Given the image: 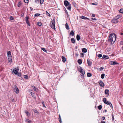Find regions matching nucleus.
<instances>
[{
  "mask_svg": "<svg viewBox=\"0 0 123 123\" xmlns=\"http://www.w3.org/2000/svg\"><path fill=\"white\" fill-rule=\"evenodd\" d=\"M116 36L115 34H111L109 37L108 41L111 44H113L116 40Z\"/></svg>",
  "mask_w": 123,
  "mask_h": 123,
  "instance_id": "obj_1",
  "label": "nucleus"
},
{
  "mask_svg": "<svg viewBox=\"0 0 123 123\" xmlns=\"http://www.w3.org/2000/svg\"><path fill=\"white\" fill-rule=\"evenodd\" d=\"M64 4L65 6L66 7L68 6L67 8L68 10H71V5L67 0H65L64 1Z\"/></svg>",
  "mask_w": 123,
  "mask_h": 123,
  "instance_id": "obj_2",
  "label": "nucleus"
},
{
  "mask_svg": "<svg viewBox=\"0 0 123 123\" xmlns=\"http://www.w3.org/2000/svg\"><path fill=\"white\" fill-rule=\"evenodd\" d=\"M55 20L54 18L53 20H52L50 24V27L53 29L55 30Z\"/></svg>",
  "mask_w": 123,
  "mask_h": 123,
  "instance_id": "obj_3",
  "label": "nucleus"
},
{
  "mask_svg": "<svg viewBox=\"0 0 123 123\" xmlns=\"http://www.w3.org/2000/svg\"><path fill=\"white\" fill-rule=\"evenodd\" d=\"M79 71L83 75H84L85 74V71H84L83 69H82V68L81 67H80V68L78 69Z\"/></svg>",
  "mask_w": 123,
  "mask_h": 123,
  "instance_id": "obj_4",
  "label": "nucleus"
},
{
  "mask_svg": "<svg viewBox=\"0 0 123 123\" xmlns=\"http://www.w3.org/2000/svg\"><path fill=\"white\" fill-rule=\"evenodd\" d=\"M13 88L14 90V92L16 93H19V89L16 85H15L13 87Z\"/></svg>",
  "mask_w": 123,
  "mask_h": 123,
  "instance_id": "obj_5",
  "label": "nucleus"
},
{
  "mask_svg": "<svg viewBox=\"0 0 123 123\" xmlns=\"http://www.w3.org/2000/svg\"><path fill=\"white\" fill-rule=\"evenodd\" d=\"M19 69H17L16 68H15L12 71V73H13L15 74L16 75L17 74Z\"/></svg>",
  "mask_w": 123,
  "mask_h": 123,
  "instance_id": "obj_6",
  "label": "nucleus"
},
{
  "mask_svg": "<svg viewBox=\"0 0 123 123\" xmlns=\"http://www.w3.org/2000/svg\"><path fill=\"white\" fill-rule=\"evenodd\" d=\"M29 18L28 16H27L25 17V21L26 23H27L29 26H30V23L28 19Z\"/></svg>",
  "mask_w": 123,
  "mask_h": 123,
  "instance_id": "obj_7",
  "label": "nucleus"
},
{
  "mask_svg": "<svg viewBox=\"0 0 123 123\" xmlns=\"http://www.w3.org/2000/svg\"><path fill=\"white\" fill-rule=\"evenodd\" d=\"M109 63L111 65H117L118 64L116 61H111Z\"/></svg>",
  "mask_w": 123,
  "mask_h": 123,
  "instance_id": "obj_8",
  "label": "nucleus"
},
{
  "mask_svg": "<svg viewBox=\"0 0 123 123\" xmlns=\"http://www.w3.org/2000/svg\"><path fill=\"white\" fill-rule=\"evenodd\" d=\"M118 21L117 19L115 18H113L111 21L112 23L116 24L117 23Z\"/></svg>",
  "mask_w": 123,
  "mask_h": 123,
  "instance_id": "obj_9",
  "label": "nucleus"
},
{
  "mask_svg": "<svg viewBox=\"0 0 123 123\" xmlns=\"http://www.w3.org/2000/svg\"><path fill=\"white\" fill-rule=\"evenodd\" d=\"M103 101L104 102L105 104L107 105H110L111 102L108 101H106V99L105 98H104L103 99Z\"/></svg>",
  "mask_w": 123,
  "mask_h": 123,
  "instance_id": "obj_10",
  "label": "nucleus"
},
{
  "mask_svg": "<svg viewBox=\"0 0 123 123\" xmlns=\"http://www.w3.org/2000/svg\"><path fill=\"white\" fill-rule=\"evenodd\" d=\"M8 60L9 62H12V56H8Z\"/></svg>",
  "mask_w": 123,
  "mask_h": 123,
  "instance_id": "obj_11",
  "label": "nucleus"
},
{
  "mask_svg": "<svg viewBox=\"0 0 123 123\" xmlns=\"http://www.w3.org/2000/svg\"><path fill=\"white\" fill-rule=\"evenodd\" d=\"M87 62L88 65L90 66H91L92 64L91 61L90 60H89L88 59L87 60Z\"/></svg>",
  "mask_w": 123,
  "mask_h": 123,
  "instance_id": "obj_12",
  "label": "nucleus"
},
{
  "mask_svg": "<svg viewBox=\"0 0 123 123\" xmlns=\"http://www.w3.org/2000/svg\"><path fill=\"white\" fill-rule=\"evenodd\" d=\"M109 57L105 55H103V56L102 58L104 59H107L109 58Z\"/></svg>",
  "mask_w": 123,
  "mask_h": 123,
  "instance_id": "obj_13",
  "label": "nucleus"
},
{
  "mask_svg": "<svg viewBox=\"0 0 123 123\" xmlns=\"http://www.w3.org/2000/svg\"><path fill=\"white\" fill-rule=\"evenodd\" d=\"M80 18L84 19H88V20H89V18L83 16H81Z\"/></svg>",
  "mask_w": 123,
  "mask_h": 123,
  "instance_id": "obj_14",
  "label": "nucleus"
},
{
  "mask_svg": "<svg viewBox=\"0 0 123 123\" xmlns=\"http://www.w3.org/2000/svg\"><path fill=\"white\" fill-rule=\"evenodd\" d=\"M105 93L106 94L107 96L109 94V90H108L106 89L105 90Z\"/></svg>",
  "mask_w": 123,
  "mask_h": 123,
  "instance_id": "obj_15",
  "label": "nucleus"
},
{
  "mask_svg": "<svg viewBox=\"0 0 123 123\" xmlns=\"http://www.w3.org/2000/svg\"><path fill=\"white\" fill-rule=\"evenodd\" d=\"M122 16V15H118L116 16L115 17V18L117 19L119 18H121Z\"/></svg>",
  "mask_w": 123,
  "mask_h": 123,
  "instance_id": "obj_16",
  "label": "nucleus"
},
{
  "mask_svg": "<svg viewBox=\"0 0 123 123\" xmlns=\"http://www.w3.org/2000/svg\"><path fill=\"white\" fill-rule=\"evenodd\" d=\"M25 113H26L28 117H29V116H30L31 115V114L26 110H25Z\"/></svg>",
  "mask_w": 123,
  "mask_h": 123,
  "instance_id": "obj_17",
  "label": "nucleus"
},
{
  "mask_svg": "<svg viewBox=\"0 0 123 123\" xmlns=\"http://www.w3.org/2000/svg\"><path fill=\"white\" fill-rule=\"evenodd\" d=\"M62 61L63 62H65L66 61V58L63 56H62Z\"/></svg>",
  "mask_w": 123,
  "mask_h": 123,
  "instance_id": "obj_18",
  "label": "nucleus"
},
{
  "mask_svg": "<svg viewBox=\"0 0 123 123\" xmlns=\"http://www.w3.org/2000/svg\"><path fill=\"white\" fill-rule=\"evenodd\" d=\"M25 122H27L28 123H31V120L26 118L25 119Z\"/></svg>",
  "mask_w": 123,
  "mask_h": 123,
  "instance_id": "obj_19",
  "label": "nucleus"
},
{
  "mask_svg": "<svg viewBox=\"0 0 123 123\" xmlns=\"http://www.w3.org/2000/svg\"><path fill=\"white\" fill-rule=\"evenodd\" d=\"M80 36L78 34H77L76 36V39L78 41H79L80 39Z\"/></svg>",
  "mask_w": 123,
  "mask_h": 123,
  "instance_id": "obj_20",
  "label": "nucleus"
},
{
  "mask_svg": "<svg viewBox=\"0 0 123 123\" xmlns=\"http://www.w3.org/2000/svg\"><path fill=\"white\" fill-rule=\"evenodd\" d=\"M82 51L84 53H86L87 52V50L85 48H83L82 49Z\"/></svg>",
  "mask_w": 123,
  "mask_h": 123,
  "instance_id": "obj_21",
  "label": "nucleus"
},
{
  "mask_svg": "<svg viewBox=\"0 0 123 123\" xmlns=\"http://www.w3.org/2000/svg\"><path fill=\"white\" fill-rule=\"evenodd\" d=\"M78 62L79 64H81L82 62V60L81 59H79L78 60Z\"/></svg>",
  "mask_w": 123,
  "mask_h": 123,
  "instance_id": "obj_22",
  "label": "nucleus"
},
{
  "mask_svg": "<svg viewBox=\"0 0 123 123\" xmlns=\"http://www.w3.org/2000/svg\"><path fill=\"white\" fill-rule=\"evenodd\" d=\"M65 26L66 28L68 30H69V26L68 25L67 23H66V24L65 25Z\"/></svg>",
  "mask_w": 123,
  "mask_h": 123,
  "instance_id": "obj_23",
  "label": "nucleus"
},
{
  "mask_svg": "<svg viewBox=\"0 0 123 123\" xmlns=\"http://www.w3.org/2000/svg\"><path fill=\"white\" fill-rule=\"evenodd\" d=\"M104 83L102 81H100V86L104 87Z\"/></svg>",
  "mask_w": 123,
  "mask_h": 123,
  "instance_id": "obj_24",
  "label": "nucleus"
},
{
  "mask_svg": "<svg viewBox=\"0 0 123 123\" xmlns=\"http://www.w3.org/2000/svg\"><path fill=\"white\" fill-rule=\"evenodd\" d=\"M71 41L73 43H74L75 42V40L74 38H72L71 39Z\"/></svg>",
  "mask_w": 123,
  "mask_h": 123,
  "instance_id": "obj_25",
  "label": "nucleus"
},
{
  "mask_svg": "<svg viewBox=\"0 0 123 123\" xmlns=\"http://www.w3.org/2000/svg\"><path fill=\"white\" fill-rule=\"evenodd\" d=\"M7 56H12L11 52L10 51H7Z\"/></svg>",
  "mask_w": 123,
  "mask_h": 123,
  "instance_id": "obj_26",
  "label": "nucleus"
},
{
  "mask_svg": "<svg viewBox=\"0 0 123 123\" xmlns=\"http://www.w3.org/2000/svg\"><path fill=\"white\" fill-rule=\"evenodd\" d=\"M33 89L37 92L38 91V89L35 86H34V87L33 88Z\"/></svg>",
  "mask_w": 123,
  "mask_h": 123,
  "instance_id": "obj_27",
  "label": "nucleus"
},
{
  "mask_svg": "<svg viewBox=\"0 0 123 123\" xmlns=\"http://www.w3.org/2000/svg\"><path fill=\"white\" fill-rule=\"evenodd\" d=\"M92 76V74L89 73H88L87 74V76L89 77H90Z\"/></svg>",
  "mask_w": 123,
  "mask_h": 123,
  "instance_id": "obj_28",
  "label": "nucleus"
},
{
  "mask_svg": "<svg viewBox=\"0 0 123 123\" xmlns=\"http://www.w3.org/2000/svg\"><path fill=\"white\" fill-rule=\"evenodd\" d=\"M70 35H72V36H74V32L73 31H71L69 34Z\"/></svg>",
  "mask_w": 123,
  "mask_h": 123,
  "instance_id": "obj_29",
  "label": "nucleus"
},
{
  "mask_svg": "<svg viewBox=\"0 0 123 123\" xmlns=\"http://www.w3.org/2000/svg\"><path fill=\"white\" fill-rule=\"evenodd\" d=\"M59 117L58 119H59V122H60V123H62V120H61V116H60V115H59Z\"/></svg>",
  "mask_w": 123,
  "mask_h": 123,
  "instance_id": "obj_30",
  "label": "nucleus"
},
{
  "mask_svg": "<svg viewBox=\"0 0 123 123\" xmlns=\"http://www.w3.org/2000/svg\"><path fill=\"white\" fill-rule=\"evenodd\" d=\"M37 24L39 26H41L42 25V23L40 22H38L37 23Z\"/></svg>",
  "mask_w": 123,
  "mask_h": 123,
  "instance_id": "obj_31",
  "label": "nucleus"
},
{
  "mask_svg": "<svg viewBox=\"0 0 123 123\" xmlns=\"http://www.w3.org/2000/svg\"><path fill=\"white\" fill-rule=\"evenodd\" d=\"M34 112L37 113V114H39V112L37 111L36 110L34 109L33 110Z\"/></svg>",
  "mask_w": 123,
  "mask_h": 123,
  "instance_id": "obj_32",
  "label": "nucleus"
},
{
  "mask_svg": "<svg viewBox=\"0 0 123 123\" xmlns=\"http://www.w3.org/2000/svg\"><path fill=\"white\" fill-rule=\"evenodd\" d=\"M105 74H102L101 75V78L102 79H103L104 78Z\"/></svg>",
  "mask_w": 123,
  "mask_h": 123,
  "instance_id": "obj_33",
  "label": "nucleus"
},
{
  "mask_svg": "<svg viewBox=\"0 0 123 123\" xmlns=\"http://www.w3.org/2000/svg\"><path fill=\"white\" fill-rule=\"evenodd\" d=\"M46 14L48 16L50 17L51 15L47 11H46L45 12Z\"/></svg>",
  "mask_w": 123,
  "mask_h": 123,
  "instance_id": "obj_34",
  "label": "nucleus"
},
{
  "mask_svg": "<svg viewBox=\"0 0 123 123\" xmlns=\"http://www.w3.org/2000/svg\"><path fill=\"white\" fill-rule=\"evenodd\" d=\"M21 2H19L18 4V7H20V6H21Z\"/></svg>",
  "mask_w": 123,
  "mask_h": 123,
  "instance_id": "obj_35",
  "label": "nucleus"
},
{
  "mask_svg": "<svg viewBox=\"0 0 123 123\" xmlns=\"http://www.w3.org/2000/svg\"><path fill=\"white\" fill-rule=\"evenodd\" d=\"M17 75L19 77H20L21 76V74L20 72L18 73H18Z\"/></svg>",
  "mask_w": 123,
  "mask_h": 123,
  "instance_id": "obj_36",
  "label": "nucleus"
},
{
  "mask_svg": "<svg viewBox=\"0 0 123 123\" xmlns=\"http://www.w3.org/2000/svg\"><path fill=\"white\" fill-rule=\"evenodd\" d=\"M119 12L120 13H123V9H120L119 11Z\"/></svg>",
  "mask_w": 123,
  "mask_h": 123,
  "instance_id": "obj_37",
  "label": "nucleus"
},
{
  "mask_svg": "<svg viewBox=\"0 0 123 123\" xmlns=\"http://www.w3.org/2000/svg\"><path fill=\"white\" fill-rule=\"evenodd\" d=\"M40 14L39 13H36L35 14L34 16L35 17H38L40 16Z\"/></svg>",
  "mask_w": 123,
  "mask_h": 123,
  "instance_id": "obj_38",
  "label": "nucleus"
},
{
  "mask_svg": "<svg viewBox=\"0 0 123 123\" xmlns=\"http://www.w3.org/2000/svg\"><path fill=\"white\" fill-rule=\"evenodd\" d=\"M41 49L42 50H43L44 52H47V50H46V49L45 48H41Z\"/></svg>",
  "mask_w": 123,
  "mask_h": 123,
  "instance_id": "obj_39",
  "label": "nucleus"
},
{
  "mask_svg": "<svg viewBox=\"0 0 123 123\" xmlns=\"http://www.w3.org/2000/svg\"><path fill=\"white\" fill-rule=\"evenodd\" d=\"M24 77L25 79H28V76L27 75H24Z\"/></svg>",
  "mask_w": 123,
  "mask_h": 123,
  "instance_id": "obj_40",
  "label": "nucleus"
},
{
  "mask_svg": "<svg viewBox=\"0 0 123 123\" xmlns=\"http://www.w3.org/2000/svg\"><path fill=\"white\" fill-rule=\"evenodd\" d=\"M73 5L74 6L75 8H76L77 7V4L76 3H75L74 2L73 3Z\"/></svg>",
  "mask_w": 123,
  "mask_h": 123,
  "instance_id": "obj_41",
  "label": "nucleus"
},
{
  "mask_svg": "<svg viewBox=\"0 0 123 123\" xmlns=\"http://www.w3.org/2000/svg\"><path fill=\"white\" fill-rule=\"evenodd\" d=\"M44 2V0H40V3L41 5Z\"/></svg>",
  "mask_w": 123,
  "mask_h": 123,
  "instance_id": "obj_42",
  "label": "nucleus"
},
{
  "mask_svg": "<svg viewBox=\"0 0 123 123\" xmlns=\"http://www.w3.org/2000/svg\"><path fill=\"white\" fill-rule=\"evenodd\" d=\"M64 11H65V12L66 13V15H67V16L68 17V12L67 11V10L66 9H65Z\"/></svg>",
  "mask_w": 123,
  "mask_h": 123,
  "instance_id": "obj_43",
  "label": "nucleus"
},
{
  "mask_svg": "<svg viewBox=\"0 0 123 123\" xmlns=\"http://www.w3.org/2000/svg\"><path fill=\"white\" fill-rule=\"evenodd\" d=\"M10 19L11 20H13L14 19V18L13 17L11 16L10 17Z\"/></svg>",
  "mask_w": 123,
  "mask_h": 123,
  "instance_id": "obj_44",
  "label": "nucleus"
},
{
  "mask_svg": "<svg viewBox=\"0 0 123 123\" xmlns=\"http://www.w3.org/2000/svg\"><path fill=\"white\" fill-rule=\"evenodd\" d=\"M24 1L25 3H28L29 2L28 0H24Z\"/></svg>",
  "mask_w": 123,
  "mask_h": 123,
  "instance_id": "obj_45",
  "label": "nucleus"
},
{
  "mask_svg": "<svg viewBox=\"0 0 123 123\" xmlns=\"http://www.w3.org/2000/svg\"><path fill=\"white\" fill-rule=\"evenodd\" d=\"M42 104L43 105V106L44 107H45L46 106L44 105V102H42Z\"/></svg>",
  "mask_w": 123,
  "mask_h": 123,
  "instance_id": "obj_46",
  "label": "nucleus"
},
{
  "mask_svg": "<svg viewBox=\"0 0 123 123\" xmlns=\"http://www.w3.org/2000/svg\"><path fill=\"white\" fill-rule=\"evenodd\" d=\"M105 119V118L104 117H103L102 118V120H104Z\"/></svg>",
  "mask_w": 123,
  "mask_h": 123,
  "instance_id": "obj_47",
  "label": "nucleus"
},
{
  "mask_svg": "<svg viewBox=\"0 0 123 123\" xmlns=\"http://www.w3.org/2000/svg\"><path fill=\"white\" fill-rule=\"evenodd\" d=\"M81 56H82L83 57L84 56V54L83 53H81Z\"/></svg>",
  "mask_w": 123,
  "mask_h": 123,
  "instance_id": "obj_48",
  "label": "nucleus"
},
{
  "mask_svg": "<svg viewBox=\"0 0 123 123\" xmlns=\"http://www.w3.org/2000/svg\"><path fill=\"white\" fill-rule=\"evenodd\" d=\"M35 2L36 3L37 2H38L39 3V1L38 0H36Z\"/></svg>",
  "mask_w": 123,
  "mask_h": 123,
  "instance_id": "obj_49",
  "label": "nucleus"
},
{
  "mask_svg": "<svg viewBox=\"0 0 123 123\" xmlns=\"http://www.w3.org/2000/svg\"><path fill=\"white\" fill-rule=\"evenodd\" d=\"M112 120L113 121V120H114V117L113 115V114L112 113Z\"/></svg>",
  "mask_w": 123,
  "mask_h": 123,
  "instance_id": "obj_50",
  "label": "nucleus"
},
{
  "mask_svg": "<svg viewBox=\"0 0 123 123\" xmlns=\"http://www.w3.org/2000/svg\"><path fill=\"white\" fill-rule=\"evenodd\" d=\"M21 16L23 17L24 16V13H22L21 14Z\"/></svg>",
  "mask_w": 123,
  "mask_h": 123,
  "instance_id": "obj_51",
  "label": "nucleus"
},
{
  "mask_svg": "<svg viewBox=\"0 0 123 123\" xmlns=\"http://www.w3.org/2000/svg\"><path fill=\"white\" fill-rule=\"evenodd\" d=\"M110 105V107L111 108H112V105L111 104V103H110V105Z\"/></svg>",
  "mask_w": 123,
  "mask_h": 123,
  "instance_id": "obj_52",
  "label": "nucleus"
},
{
  "mask_svg": "<svg viewBox=\"0 0 123 123\" xmlns=\"http://www.w3.org/2000/svg\"><path fill=\"white\" fill-rule=\"evenodd\" d=\"M92 16L93 17H95V15L94 14H92Z\"/></svg>",
  "mask_w": 123,
  "mask_h": 123,
  "instance_id": "obj_53",
  "label": "nucleus"
},
{
  "mask_svg": "<svg viewBox=\"0 0 123 123\" xmlns=\"http://www.w3.org/2000/svg\"><path fill=\"white\" fill-rule=\"evenodd\" d=\"M11 100H12V102H14V100L13 98Z\"/></svg>",
  "mask_w": 123,
  "mask_h": 123,
  "instance_id": "obj_54",
  "label": "nucleus"
},
{
  "mask_svg": "<svg viewBox=\"0 0 123 123\" xmlns=\"http://www.w3.org/2000/svg\"><path fill=\"white\" fill-rule=\"evenodd\" d=\"M104 68L102 67H100V70H102L104 69Z\"/></svg>",
  "mask_w": 123,
  "mask_h": 123,
  "instance_id": "obj_55",
  "label": "nucleus"
},
{
  "mask_svg": "<svg viewBox=\"0 0 123 123\" xmlns=\"http://www.w3.org/2000/svg\"><path fill=\"white\" fill-rule=\"evenodd\" d=\"M34 86H35L33 85H31V87L33 88L34 87Z\"/></svg>",
  "mask_w": 123,
  "mask_h": 123,
  "instance_id": "obj_56",
  "label": "nucleus"
},
{
  "mask_svg": "<svg viewBox=\"0 0 123 123\" xmlns=\"http://www.w3.org/2000/svg\"><path fill=\"white\" fill-rule=\"evenodd\" d=\"M92 19L93 20H96V19L95 18H92Z\"/></svg>",
  "mask_w": 123,
  "mask_h": 123,
  "instance_id": "obj_57",
  "label": "nucleus"
},
{
  "mask_svg": "<svg viewBox=\"0 0 123 123\" xmlns=\"http://www.w3.org/2000/svg\"><path fill=\"white\" fill-rule=\"evenodd\" d=\"M98 109L99 110H100V105H99L98 106Z\"/></svg>",
  "mask_w": 123,
  "mask_h": 123,
  "instance_id": "obj_58",
  "label": "nucleus"
},
{
  "mask_svg": "<svg viewBox=\"0 0 123 123\" xmlns=\"http://www.w3.org/2000/svg\"><path fill=\"white\" fill-rule=\"evenodd\" d=\"M32 97H33V98H35V96H34V95H33V94L32 95Z\"/></svg>",
  "mask_w": 123,
  "mask_h": 123,
  "instance_id": "obj_59",
  "label": "nucleus"
},
{
  "mask_svg": "<svg viewBox=\"0 0 123 123\" xmlns=\"http://www.w3.org/2000/svg\"><path fill=\"white\" fill-rule=\"evenodd\" d=\"M98 57H100V54H99L98 55Z\"/></svg>",
  "mask_w": 123,
  "mask_h": 123,
  "instance_id": "obj_60",
  "label": "nucleus"
},
{
  "mask_svg": "<svg viewBox=\"0 0 123 123\" xmlns=\"http://www.w3.org/2000/svg\"><path fill=\"white\" fill-rule=\"evenodd\" d=\"M101 123H105V121H101Z\"/></svg>",
  "mask_w": 123,
  "mask_h": 123,
  "instance_id": "obj_61",
  "label": "nucleus"
},
{
  "mask_svg": "<svg viewBox=\"0 0 123 123\" xmlns=\"http://www.w3.org/2000/svg\"><path fill=\"white\" fill-rule=\"evenodd\" d=\"M30 9L31 10H33V8H32L31 7H30Z\"/></svg>",
  "mask_w": 123,
  "mask_h": 123,
  "instance_id": "obj_62",
  "label": "nucleus"
},
{
  "mask_svg": "<svg viewBox=\"0 0 123 123\" xmlns=\"http://www.w3.org/2000/svg\"><path fill=\"white\" fill-rule=\"evenodd\" d=\"M30 93L31 94V95H33L32 92H30Z\"/></svg>",
  "mask_w": 123,
  "mask_h": 123,
  "instance_id": "obj_63",
  "label": "nucleus"
},
{
  "mask_svg": "<svg viewBox=\"0 0 123 123\" xmlns=\"http://www.w3.org/2000/svg\"><path fill=\"white\" fill-rule=\"evenodd\" d=\"M75 55L76 56H78V55L77 54H76Z\"/></svg>",
  "mask_w": 123,
  "mask_h": 123,
  "instance_id": "obj_64",
  "label": "nucleus"
}]
</instances>
